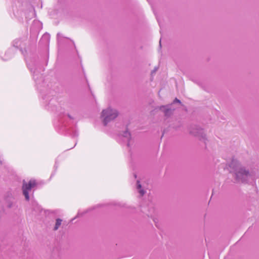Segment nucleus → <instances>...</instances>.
I'll list each match as a JSON object with an SVG mask.
<instances>
[{"label": "nucleus", "mask_w": 259, "mask_h": 259, "mask_svg": "<svg viewBox=\"0 0 259 259\" xmlns=\"http://www.w3.org/2000/svg\"><path fill=\"white\" fill-rule=\"evenodd\" d=\"M50 36L49 34L45 33L42 35L40 40L41 42L47 45L50 41Z\"/></svg>", "instance_id": "obj_7"}, {"label": "nucleus", "mask_w": 259, "mask_h": 259, "mask_svg": "<svg viewBox=\"0 0 259 259\" xmlns=\"http://www.w3.org/2000/svg\"><path fill=\"white\" fill-rule=\"evenodd\" d=\"M118 115V112L115 109L108 108L103 110L101 116L103 119V122L106 125L109 121L115 119Z\"/></svg>", "instance_id": "obj_2"}, {"label": "nucleus", "mask_w": 259, "mask_h": 259, "mask_svg": "<svg viewBox=\"0 0 259 259\" xmlns=\"http://www.w3.org/2000/svg\"><path fill=\"white\" fill-rule=\"evenodd\" d=\"M38 209L39 210L40 209V207L39 206H38Z\"/></svg>", "instance_id": "obj_17"}, {"label": "nucleus", "mask_w": 259, "mask_h": 259, "mask_svg": "<svg viewBox=\"0 0 259 259\" xmlns=\"http://www.w3.org/2000/svg\"><path fill=\"white\" fill-rule=\"evenodd\" d=\"M35 185L36 182L35 180H30L28 183H23L22 187L23 193L26 200H29V193Z\"/></svg>", "instance_id": "obj_3"}, {"label": "nucleus", "mask_w": 259, "mask_h": 259, "mask_svg": "<svg viewBox=\"0 0 259 259\" xmlns=\"http://www.w3.org/2000/svg\"><path fill=\"white\" fill-rule=\"evenodd\" d=\"M122 137L124 138V141L127 143V146H130V140L131 138L130 133L128 131H125L122 134Z\"/></svg>", "instance_id": "obj_5"}, {"label": "nucleus", "mask_w": 259, "mask_h": 259, "mask_svg": "<svg viewBox=\"0 0 259 259\" xmlns=\"http://www.w3.org/2000/svg\"><path fill=\"white\" fill-rule=\"evenodd\" d=\"M11 196H8V198H6V200L7 202V206L8 207L10 208L13 206V202L12 200L13 199V197L12 196L11 194H10Z\"/></svg>", "instance_id": "obj_8"}, {"label": "nucleus", "mask_w": 259, "mask_h": 259, "mask_svg": "<svg viewBox=\"0 0 259 259\" xmlns=\"http://www.w3.org/2000/svg\"><path fill=\"white\" fill-rule=\"evenodd\" d=\"M160 109L163 111L166 116H168L171 113V110L169 108V106H163L160 107Z\"/></svg>", "instance_id": "obj_6"}, {"label": "nucleus", "mask_w": 259, "mask_h": 259, "mask_svg": "<svg viewBox=\"0 0 259 259\" xmlns=\"http://www.w3.org/2000/svg\"><path fill=\"white\" fill-rule=\"evenodd\" d=\"M137 189L139 191V193L140 194L141 196H143L145 194V191L143 189H141V185L140 184V182L139 181H137Z\"/></svg>", "instance_id": "obj_9"}, {"label": "nucleus", "mask_w": 259, "mask_h": 259, "mask_svg": "<svg viewBox=\"0 0 259 259\" xmlns=\"http://www.w3.org/2000/svg\"><path fill=\"white\" fill-rule=\"evenodd\" d=\"M174 103H181V101L180 100H179V99L176 98L175 100L174 101Z\"/></svg>", "instance_id": "obj_13"}, {"label": "nucleus", "mask_w": 259, "mask_h": 259, "mask_svg": "<svg viewBox=\"0 0 259 259\" xmlns=\"http://www.w3.org/2000/svg\"><path fill=\"white\" fill-rule=\"evenodd\" d=\"M60 37H61V34L60 33H58L57 34V38H58V40L59 41H60Z\"/></svg>", "instance_id": "obj_14"}, {"label": "nucleus", "mask_w": 259, "mask_h": 259, "mask_svg": "<svg viewBox=\"0 0 259 259\" xmlns=\"http://www.w3.org/2000/svg\"><path fill=\"white\" fill-rule=\"evenodd\" d=\"M21 41L20 39H15L13 42V46L16 48H18L21 46Z\"/></svg>", "instance_id": "obj_11"}, {"label": "nucleus", "mask_w": 259, "mask_h": 259, "mask_svg": "<svg viewBox=\"0 0 259 259\" xmlns=\"http://www.w3.org/2000/svg\"><path fill=\"white\" fill-rule=\"evenodd\" d=\"M33 78L35 80H36L37 78V77H35V75L34 74H33Z\"/></svg>", "instance_id": "obj_16"}, {"label": "nucleus", "mask_w": 259, "mask_h": 259, "mask_svg": "<svg viewBox=\"0 0 259 259\" xmlns=\"http://www.w3.org/2000/svg\"><path fill=\"white\" fill-rule=\"evenodd\" d=\"M229 166L233 169V172L235 173L236 179L238 181L244 183L252 179L251 174L244 169L236 159H233Z\"/></svg>", "instance_id": "obj_1"}, {"label": "nucleus", "mask_w": 259, "mask_h": 259, "mask_svg": "<svg viewBox=\"0 0 259 259\" xmlns=\"http://www.w3.org/2000/svg\"><path fill=\"white\" fill-rule=\"evenodd\" d=\"M28 67H29V69H30V71H31V72H33V74H34V73H35V70H33V68H31V66H30L29 65H28Z\"/></svg>", "instance_id": "obj_12"}, {"label": "nucleus", "mask_w": 259, "mask_h": 259, "mask_svg": "<svg viewBox=\"0 0 259 259\" xmlns=\"http://www.w3.org/2000/svg\"><path fill=\"white\" fill-rule=\"evenodd\" d=\"M156 71H157V68H155L154 69V70H153L152 71L151 74H153L155 73V72H156Z\"/></svg>", "instance_id": "obj_15"}, {"label": "nucleus", "mask_w": 259, "mask_h": 259, "mask_svg": "<svg viewBox=\"0 0 259 259\" xmlns=\"http://www.w3.org/2000/svg\"><path fill=\"white\" fill-rule=\"evenodd\" d=\"M62 222V221L60 219H57L56 220L55 226L54 229V230H57L58 229V228L60 227V226L61 225Z\"/></svg>", "instance_id": "obj_10"}, {"label": "nucleus", "mask_w": 259, "mask_h": 259, "mask_svg": "<svg viewBox=\"0 0 259 259\" xmlns=\"http://www.w3.org/2000/svg\"><path fill=\"white\" fill-rule=\"evenodd\" d=\"M190 133L194 136L200 138V139H204L205 137L203 130L197 126H194V127L191 130Z\"/></svg>", "instance_id": "obj_4"}]
</instances>
